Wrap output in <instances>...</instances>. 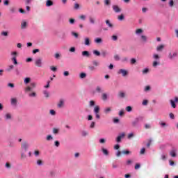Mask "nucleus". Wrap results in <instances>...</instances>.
<instances>
[{
    "label": "nucleus",
    "instance_id": "obj_14",
    "mask_svg": "<svg viewBox=\"0 0 178 178\" xmlns=\"http://www.w3.org/2000/svg\"><path fill=\"white\" fill-rule=\"evenodd\" d=\"M102 99L103 101H106V99H108V95L106 93H102Z\"/></svg>",
    "mask_w": 178,
    "mask_h": 178
},
{
    "label": "nucleus",
    "instance_id": "obj_53",
    "mask_svg": "<svg viewBox=\"0 0 178 178\" xmlns=\"http://www.w3.org/2000/svg\"><path fill=\"white\" fill-rule=\"evenodd\" d=\"M136 62H137L136 58H131V65H134L136 63Z\"/></svg>",
    "mask_w": 178,
    "mask_h": 178
},
{
    "label": "nucleus",
    "instance_id": "obj_4",
    "mask_svg": "<svg viewBox=\"0 0 178 178\" xmlns=\"http://www.w3.org/2000/svg\"><path fill=\"white\" fill-rule=\"evenodd\" d=\"M124 136H126V134H124V132L120 134V136H118L116 138L117 143H120V141H122V138H123Z\"/></svg>",
    "mask_w": 178,
    "mask_h": 178
},
{
    "label": "nucleus",
    "instance_id": "obj_59",
    "mask_svg": "<svg viewBox=\"0 0 178 178\" xmlns=\"http://www.w3.org/2000/svg\"><path fill=\"white\" fill-rule=\"evenodd\" d=\"M37 95V94L35 93V92H33L32 93L29 94V97H35Z\"/></svg>",
    "mask_w": 178,
    "mask_h": 178
},
{
    "label": "nucleus",
    "instance_id": "obj_27",
    "mask_svg": "<svg viewBox=\"0 0 178 178\" xmlns=\"http://www.w3.org/2000/svg\"><path fill=\"white\" fill-rule=\"evenodd\" d=\"M5 118L6 120H9V119H12V115L10 113H7L6 114Z\"/></svg>",
    "mask_w": 178,
    "mask_h": 178
},
{
    "label": "nucleus",
    "instance_id": "obj_23",
    "mask_svg": "<svg viewBox=\"0 0 178 178\" xmlns=\"http://www.w3.org/2000/svg\"><path fill=\"white\" fill-rule=\"evenodd\" d=\"M111 111H112V108L111 107L106 108L104 109V113L108 114L109 113V112H111Z\"/></svg>",
    "mask_w": 178,
    "mask_h": 178
},
{
    "label": "nucleus",
    "instance_id": "obj_20",
    "mask_svg": "<svg viewBox=\"0 0 178 178\" xmlns=\"http://www.w3.org/2000/svg\"><path fill=\"white\" fill-rule=\"evenodd\" d=\"M102 151L104 155H109V152L105 148H102Z\"/></svg>",
    "mask_w": 178,
    "mask_h": 178
},
{
    "label": "nucleus",
    "instance_id": "obj_22",
    "mask_svg": "<svg viewBox=\"0 0 178 178\" xmlns=\"http://www.w3.org/2000/svg\"><path fill=\"white\" fill-rule=\"evenodd\" d=\"M16 58L17 56H13L11 58V60H13L14 65H17V59Z\"/></svg>",
    "mask_w": 178,
    "mask_h": 178
},
{
    "label": "nucleus",
    "instance_id": "obj_6",
    "mask_svg": "<svg viewBox=\"0 0 178 178\" xmlns=\"http://www.w3.org/2000/svg\"><path fill=\"white\" fill-rule=\"evenodd\" d=\"M118 74H122L123 76H127V71L126 70L120 69L118 71Z\"/></svg>",
    "mask_w": 178,
    "mask_h": 178
},
{
    "label": "nucleus",
    "instance_id": "obj_1",
    "mask_svg": "<svg viewBox=\"0 0 178 178\" xmlns=\"http://www.w3.org/2000/svg\"><path fill=\"white\" fill-rule=\"evenodd\" d=\"M170 104H171L172 108H176V103L178 102V97H175V100L171 99V100H170Z\"/></svg>",
    "mask_w": 178,
    "mask_h": 178
},
{
    "label": "nucleus",
    "instance_id": "obj_54",
    "mask_svg": "<svg viewBox=\"0 0 178 178\" xmlns=\"http://www.w3.org/2000/svg\"><path fill=\"white\" fill-rule=\"evenodd\" d=\"M82 136L83 137H86V136H88V132H87L86 131H82Z\"/></svg>",
    "mask_w": 178,
    "mask_h": 178
},
{
    "label": "nucleus",
    "instance_id": "obj_12",
    "mask_svg": "<svg viewBox=\"0 0 178 178\" xmlns=\"http://www.w3.org/2000/svg\"><path fill=\"white\" fill-rule=\"evenodd\" d=\"M82 56H86V58H89L90 52L88 51H82Z\"/></svg>",
    "mask_w": 178,
    "mask_h": 178
},
{
    "label": "nucleus",
    "instance_id": "obj_29",
    "mask_svg": "<svg viewBox=\"0 0 178 178\" xmlns=\"http://www.w3.org/2000/svg\"><path fill=\"white\" fill-rule=\"evenodd\" d=\"M43 94H44V95L45 96L46 98H49V92H48V91L44 90Z\"/></svg>",
    "mask_w": 178,
    "mask_h": 178
},
{
    "label": "nucleus",
    "instance_id": "obj_34",
    "mask_svg": "<svg viewBox=\"0 0 178 178\" xmlns=\"http://www.w3.org/2000/svg\"><path fill=\"white\" fill-rule=\"evenodd\" d=\"M1 35H3L4 37H8V35H9V33L7 31H3L1 32Z\"/></svg>",
    "mask_w": 178,
    "mask_h": 178
},
{
    "label": "nucleus",
    "instance_id": "obj_61",
    "mask_svg": "<svg viewBox=\"0 0 178 178\" xmlns=\"http://www.w3.org/2000/svg\"><path fill=\"white\" fill-rule=\"evenodd\" d=\"M3 3L6 6H8V5H9V0H5L3 1Z\"/></svg>",
    "mask_w": 178,
    "mask_h": 178
},
{
    "label": "nucleus",
    "instance_id": "obj_37",
    "mask_svg": "<svg viewBox=\"0 0 178 178\" xmlns=\"http://www.w3.org/2000/svg\"><path fill=\"white\" fill-rule=\"evenodd\" d=\"M32 1L33 0H25L26 6H29V5H30V3H31Z\"/></svg>",
    "mask_w": 178,
    "mask_h": 178
},
{
    "label": "nucleus",
    "instance_id": "obj_5",
    "mask_svg": "<svg viewBox=\"0 0 178 178\" xmlns=\"http://www.w3.org/2000/svg\"><path fill=\"white\" fill-rule=\"evenodd\" d=\"M113 10H114V12H115V13H120V12H122V8H120L116 5L113 6Z\"/></svg>",
    "mask_w": 178,
    "mask_h": 178
},
{
    "label": "nucleus",
    "instance_id": "obj_32",
    "mask_svg": "<svg viewBox=\"0 0 178 178\" xmlns=\"http://www.w3.org/2000/svg\"><path fill=\"white\" fill-rule=\"evenodd\" d=\"M144 31H143V29H138L136 31V34H141V33H143Z\"/></svg>",
    "mask_w": 178,
    "mask_h": 178
},
{
    "label": "nucleus",
    "instance_id": "obj_41",
    "mask_svg": "<svg viewBox=\"0 0 178 178\" xmlns=\"http://www.w3.org/2000/svg\"><path fill=\"white\" fill-rule=\"evenodd\" d=\"M51 140H54V138L52 137V136L48 135V136H47V141H51Z\"/></svg>",
    "mask_w": 178,
    "mask_h": 178
},
{
    "label": "nucleus",
    "instance_id": "obj_19",
    "mask_svg": "<svg viewBox=\"0 0 178 178\" xmlns=\"http://www.w3.org/2000/svg\"><path fill=\"white\" fill-rule=\"evenodd\" d=\"M95 113H99V106H95L94 108Z\"/></svg>",
    "mask_w": 178,
    "mask_h": 178
},
{
    "label": "nucleus",
    "instance_id": "obj_35",
    "mask_svg": "<svg viewBox=\"0 0 178 178\" xmlns=\"http://www.w3.org/2000/svg\"><path fill=\"white\" fill-rule=\"evenodd\" d=\"M86 76H87V74L86 73L82 72L80 74L81 79H86Z\"/></svg>",
    "mask_w": 178,
    "mask_h": 178
},
{
    "label": "nucleus",
    "instance_id": "obj_8",
    "mask_svg": "<svg viewBox=\"0 0 178 178\" xmlns=\"http://www.w3.org/2000/svg\"><path fill=\"white\" fill-rule=\"evenodd\" d=\"M163 48H165L164 44H160V45L157 46V47H156L157 52H162V51H163Z\"/></svg>",
    "mask_w": 178,
    "mask_h": 178
},
{
    "label": "nucleus",
    "instance_id": "obj_16",
    "mask_svg": "<svg viewBox=\"0 0 178 178\" xmlns=\"http://www.w3.org/2000/svg\"><path fill=\"white\" fill-rule=\"evenodd\" d=\"M170 156H172V158H176V150H171L170 152Z\"/></svg>",
    "mask_w": 178,
    "mask_h": 178
},
{
    "label": "nucleus",
    "instance_id": "obj_11",
    "mask_svg": "<svg viewBox=\"0 0 178 178\" xmlns=\"http://www.w3.org/2000/svg\"><path fill=\"white\" fill-rule=\"evenodd\" d=\"M63 104H65V101L63 99H60L58 104V108H63Z\"/></svg>",
    "mask_w": 178,
    "mask_h": 178
},
{
    "label": "nucleus",
    "instance_id": "obj_49",
    "mask_svg": "<svg viewBox=\"0 0 178 178\" xmlns=\"http://www.w3.org/2000/svg\"><path fill=\"white\" fill-rule=\"evenodd\" d=\"M122 154H124V155H129V154H130V151L124 150V151H122Z\"/></svg>",
    "mask_w": 178,
    "mask_h": 178
},
{
    "label": "nucleus",
    "instance_id": "obj_3",
    "mask_svg": "<svg viewBox=\"0 0 178 178\" xmlns=\"http://www.w3.org/2000/svg\"><path fill=\"white\" fill-rule=\"evenodd\" d=\"M35 66H37L38 67H42V59H41V58H38V59L35 61Z\"/></svg>",
    "mask_w": 178,
    "mask_h": 178
},
{
    "label": "nucleus",
    "instance_id": "obj_17",
    "mask_svg": "<svg viewBox=\"0 0 178 178\" xmlns=\"http://www.w3.org/2000/svg\"><path fill=\"white\" fill-rule=\"evenodd\" d=\"M95 42L96 44H101L102 42V39L101 38H97L95 39Z\"/></svg>",
    "mask_w": 178,
    "mask_h": 178
},
{
    "label": "nucleus",
    "instance_id": "obj_51",
    "mask_svg": "<svg viewBox=\"0 0 178 178\" xmlns=\"http://www.w3.org/2000/svg\"><path fill=\"white\" fill-rule=\"evenodd\" d=\"M158 65H159V63H158L157 61H154L152 66L153 67H156V66H158Z\"/></svg>",
    "mask_w": 178,
    "mask_h": 178
},
{
    "label": "nucleus",
    "instance_id": "obj_38",
    "mask_svg": "<svg viewBox=\"0 0 178 178\" xmlns=\"http://www.w3.org/2000/svg\"><path fill=\"white\" fill-rule=\"evenodd\" d=\"M53 133L54 134H58L59 133V129L54 128Z\"/></svg>",
    "mask_w": 178,
    "mask_h": 178
},
{
    "label": "nucleus",
    "instance_id": "obj_2",
    "mask_svg": "<svg viewBox=\"0 0 178 178\" xmlns=\"http://www.w3.org/2000/svg\"><path fill=\"white\" fill-rule=\"evenodd\" d=\"M178 52L177 51H174L173 53L170 52L168 54V58L169 59H175V58L177 57Z\"/></svg>",
    "mask_w": 178,
    "mask_h": 178
},
{
    "label": "nucleus",
    "instance_id": "obj_52",
    "mask_svg": "<svg viewBox=\"0 0 178 178\" xmlns=\"http://www.w3.org/2000/svg\"><path fill=\"white\" fill-rule=\"evenodd\" d=\"M89 70H90V72H94V70H95V66H89Z\"/></svg>",
    "mask_w": 178,
    "mask_h": 178
},
{
    "label": "nucleus",
    "instance_id": "obj_28",
    "mask_svg": "<svg viewBox=\"0 0 178 178\" xmlns=\"http://www.w3.org/2000/svg\"><path fill=\"white\" fill-rule=\"evenodd\" d=\"M104 90H102V88L100 86H97L96 88V92H102Z\"/></svg>",
    "mask_w": 178,
    "mask_h": 178
},
{
    "label": "nucleus",
    "instance_id": "obj_43",
    "mask_svg": "<svg viewBox=\"0 0 178 178\" xmlns=\"http://www.w3.org/2000/svg\"><path fill=\"white\" fill-rule=\"evenodd\" d=\"M72 35L75 37V38H79V33H77L76 32H72Z\"/></svg>",
    "mask_w": 178,
    "mask_h": 178
},
{
    "label": "nucleus",
    "instance_id": "obj_36",
    "mask_svg": "<svg viewBox=\"0 0 178 178\" xmlns=\"http://www.w3.org/2000/svg\"><path fill=\"white\" fill-rule=\"evenodd\" d=\"M174 6H175V1H173V0H170L169 2V6L170 8H173Z\"/></svg>",
    "mask_w": 178,
    "mask_h": 178
},
{
    "label": "nucleus",
    "instance_id": "obj_62",
    "mask_svg": "<svg viewBox=\"0 0 178 178\" xmlns=\"http://www.w3.org/2000/svg\"><path fill=\"white\" fill-rule=\"evenodd\" d=\"M35 86H36V85H35V83H31L30 87H31V89L33 90V88H35Z\"/></svg>",
    "mask_w": 178,
    "mask_h": 178
},
{
    "label": "nucleus",
    "instance_id": "obj_15",
    "mask_svg": "<svg viewBox=\"0 0 178 178\" xmlns=\"http://www.w3.org/2000/svg\"><path fill=\"white\" fill-rule=\"evenodd\" d=\"M118 97L120 98H124V97H126V93H124V92L120 91L118 93Z\"/></svg>",
    "mask_w": 178,
    "mask_h": 178
},
{
    "label": "nucleus",
    "instance_id": "obj_40",
    "mask_svg": "<svg viewBox=\"0 0 178 178\" xmlns=\"http://www.w3.org/2000/svg\"><path fill=\"white\" fill-rule=\"evenodd\" d=\"M148 72H149V70L148 68H145V70H143L142 71V73H143V74H147V73H148Z\"/></svg>",
    "mask_w": 178,
    "mask_h": 178
},
{
    "label": "nucleus",
    "instance_id": "obj_39",
    "mask_svg": "<svg viewBox=\"0 0 178 178\" xmlns=\"http://www.w3.org/2000/svg\"><path fill=\"white\" fill-rule=\"evenodd\" d=\"M15 67V66H13V65H10L8 66V68L7 69L8 72H10V70H13V69Z\"/></svg>",
    "mask_w": 178,
    "mask_h": 178
},
{
    "label": "nucleus",
    "instance_id": "obj_60",
    "mask_svg": "<svg viewBox=\"0 0 178 178\" xmlns=\"http://www.w3.org/2000/svg\"><path fill=\"white\" fill-rule=\"evenodd\" d=\"M50 113H51L53 116H55V115H56V112H55L54 110H50Z\"/></svg>",
    "mask_w": 178,
    "mask_h": 178
},
{
    "label": "nucleus",
    "instance_id": "obj_18",
    "mask_svg": "<svg viewBox=\"0 0 178 178\" xmlns=\"http://www.w3.org/2000/svg\"><path fill=\"white\" fill-rule=\"evenodd\" d=\"M54 5V2L51 0H47L46 1V6H52Z\"/></svg>",
    "mask_w": 178,
    "mask_h": 178
},
{
    "label": "nucleus",
    "instance_id": "obj_50",
    "mask_svg": "<svg viewBox=\"0 0 178 178\" xmlns=\"http://www.w3.org/2000/svg\"><path fill=\"white\" fill-rule=\"evenodd\" d=\"M37 165H38L39 166H41V165H42V161L40 159H38L37 161Z\"/></svg>",
    "mask_w": 178,
    "mask_h": 178
},
{
    "label": "nucleus",
    "instance_id": "obj_42",
    "mask_svg": "<svg viewBox=\"0 0 178 178\" xmlns=\"http://www.w3.org/2000/svg\"><path fill=\"white\" fill-rule=\"evenodd\" d=\"M152 143V139H149L148 140V143L147 144V148H149L151 147V143Z\"/></svg>",
    "mask_w": 178,
    "mask_h": 178
},
{
    "label": "nucleus",
    "instance_id": "obj_33",
    "mask_svg": "<svg viewBox=\"0 0 178 178\" xmlns=\"http://www.w3.org/2000/svg\"><path fill=\"white\" fill-rule=\"evenodd\" d=\"M93 54L94 55H96V56H99V55H101V53L98 51V50H94Z\"/></svg>",
    "mask_w": 178,
    "mask_h": 178
},
{
    "label": "nucleus",
    "instance_id": "obj_10",
    "mask_svg": "<svg viewBox=\"0 0 178 178\" xmlns=\"http://www.w3.org/2000/svg\"><path fill=\"white\" fill-rule=\"evenodd\" d=\"M139 122H140V118H136L134 121L132 122V126H134V127H136V126H137Z\"/></svg>",
    "mask_w": 178,
    "mask_h": 178
},
{
    "label": "nucleus",
    "instance_id": "obj_64",
    "mask_svg": "<svg viewBox=\"0 0 178 178\" xmlns=\"http://www.w3.org/2000/svg\"><path fill=\"white\" fill-rule=\"evenodd\" d=\"M145 129H151V125H150L149 124H146L145 125Z\"/></svg>",
    "mask_w": 178,
    "mask_h": 178
},
{
    "label": "nucleus",
    "instance_id": "obj_25",
    "mask_svg": "<svg viewBox=\"0 0 178 178\" xmlns=\"http://www.w3.org/2000/svg\"><path fill=\"white\" fill-rule=\"evenodd\" d=\"M11 104L12 105H16V104H17V99H16V98H12Z\"/></svg>",
    "mask_w": 178,
    "mask_h": 178
},
{
    "label": "nucleus",
    "instance_id": "obj_21",
    "mask_svg": "<svg viewBox=\"0 0 178 178\" xmlns=\"http://www.w3.org/2000/svg\"><path fill=\"white\" fill-rule=\"evenodd\" d=\"M30 81H31V79L29 77L25 78V79L24 80V83L25 84H29V83H30Z\"/></svg>",
    "mask_w": 178,
    "mask_h": 178
},
{
    "label": "nucleus",
    "instance_id": "obj_24",
    "mask_svg": "<svg viewBox=\"0 0 178 178\" xmlns=\"http://www.w3.org/2000/svg\"><path fill=\"white\" fill-rule=\"evenodd\" d=\"M27 27V22H23L21 24V29H26Z\"/></svg>",
    "mask_w": 178,
    "mask_h": 178
},
{
    "label": "nucleus",
    "instance_id": "obj_48",
    "mask_svg": "<svg viewBox=\"0 0 178 178\" xmlns=\"http://www.w3.org/2000/svg\"><path fill=\"white\" fill-rule=\"evenodd\" d=\"M79 8H80V5L79 3H76L74 4V9L77 10V9H79Z\"/></svg>",
    "mask_w": 178,
    "mask_h": 178
},
{
    "label": "nucleus",
    "instance_id": "obj_7",
    "mask_svg": "<svg viewBox=\"0 0 178 178\" xmlns=\"http://www.w3.org/2000/svg\"><path fill=\"white\" fill-rule=\"evenodd\" d=\"M22 149H24V151H27V148H29V145L26 142H24L22 143L21 146Z\"/></svg>",
    "mask_w": 178,
    "mask_h": 178
},
{
    "label": "nucleus",
    "instance_id": "obj_45",
    "mask_svg": "<svg viewBox=\"0 0 178 178\" xmlns=\"http://www.w3.org/2000/svg\"><path fill=\"white\" fill-rule=\"evenodd\" d=\"M140 155H144L145 154V148H142L140 152Z\"/></svg>",
    "mask_w": 178,
    "mask_h": 178
},
{
    "label": "nucleus",
    "instance_id": "obj_31",
    "mask_svg": "<svg viewBox=\"0 0 178 178\" xmlns=\"http://www.w3.org/2000/svg\"><path fill=\"white\" fill-rule=\"evenodd\" d=\"M141 40L143 41V42H147V36L142 35L140 36Z\"/></svg>",
    "mask_w": 178,
    "mask_h": 178
},
{
    "label": "nucleus",
    "instance_id": "obj_44",
    "mask_svg": "<svg viewBox=\"0 0 178 178\" xmlns=\"http://www.w3.org/2000/svg\"><path fill=\"white\" fill-rule=\"evenodd\" d=\"M114 59H115V60H120V57L119 56V55L115 54L114 56Z\"/></svg>",
    "mask_w": 178,
    "mask_h": 178
},
{
    "label": "nucleus",
    "instance_id": "obj_9",
    "mask_svg": "<svg viewBox=\"0 0 178 178\" xmlns=\"http://www.w3.org/2000/svg\"><path fill=\"white\" fill-rule=\"evenodd\" d=\"M90 38H85L84 39V44L86 45L87 47H89V45H90Z\"/></svg>",
    "mask_w": 178,
    "mask_h": 178
},
{
    "label": "nucleus",
    "instance_id": "obj_56",
    "mask_svg": "<svg viewBox=\"0 0 178 178\" xmlns=\"http://www.w3.org/2000/svg\"><path fill=\"white\" fill-rule=\"evenodd\" d=\"M112 40L113 41H118V37L115 35L112 36Z\"/></svg>",
    "mask_w": 178,
    "mask_h": 178
},
{
    "label": "nucleus",
    "instance_id": "obj_57",
    "mask_svg": "<svg viewBox=\"0 0 178 178\" xmlns=\"http://www.w3.org/2000/svg\"><path fill=\"white\" fill-rule=\"evenodd\" d=\"M10 12L11 13H15V12H16V8H10Z\"/></svg>",
    "mask_w": 178,
    "mask_h": 178
},
{
    "label": "nucleus",
    "instance_id": "obj_46",
    "mask_svg": "<svg viewBox=\"0 0 178 178\" xmlns=\"http://www.w3.org/2000/svg\"><path fill=\"white\" fill-rule=\"evenodd\" d=\"M126 111H127V112H131V111H132L131 106H127Z\"/></svg>",
    "mask_w": 178,
    "mask_h": 178
},
{
    "label": "nucleus",
    "instance_id": "obj_30",
    "mask_svg": "<svg viewBox=\"0 0 178 178\" xmlns=\"http://www.w3.org/2000/svg\"><path fill=\"white\" fill-rule=\"evenodd\" d=\"M118 20H120V21L124 20V15L123 14H121L120 15H119L118 17Z\"/></svg>",
    "mask_w": 178,
    "mask_h": 178
},
{
    "label": "nucleus",
    "instance_id": "obj_63",
    "mask_svg": "<svg viewBox=\"0 0 178 178\" xmlns=\"http://www.w3.org/2000/svg\"><path fill=\"white\" fill-rule=\"evenodd\" d=\"M31 86H28L25 88V91H31Z\"/></svg>",
    "mask_w": 178,
    "mask_h": 178
},
{
    "label": "nucleus",
    "instance_id": "obj_58",
    "mask_svg": "<svg viewBox=\"0 0 178 178\" xmlns=\"http://www.w3.org/2000/svg\"><path fill=\"white\" fill-rule=\"evenodd\" d=\"M153 58L154 59L157 60V59H159V56L158 54H154Z\"/></svg>",
    "mask_w": 178,
    "mask_h": 178
},
{
    "label": "nucleus",
    "instance_id": "obj_26",
    "mask_svg": "<svg viewBox=\"0 0 178 178\" xmlns=\"http://www.w3.org/2000/svg\"><path fill=\"white\" fill-rule=\"evenodd\" d=\"M89 21L91 24H95V19L92 17H89Z\"/></svg>",
    "mask_w": 178,
    "mask_h": 178
},
{
    "label": "nucleus",
    "instance_id": "obj_13",
    "mask_svg": "<svg viewBox=\"0 0 178 178\" xmlns=\"http://www.w3.org/2000/svg\"><path fill=\"white\" fill-rule=\"evenodd\" d=\"M106 24L110 28L112 29L113 27V24L111 23V21L109 19L106 20Z\"/></svg>",
    "mask_w": 178,
    "mask_h": 178
},
{
    "label": "nucleus",
    "instance_id": "obj_47",
    "mask_svg": "<svg viewBox=\"0 0 178 178\" xmlns=\"http://www.w3.org/2000/svg\"><path fill=\"white\" fill-rule=\"evenodd\" d=\"M92 63H93L94 66H99V63L97 60L92 61Z\"/></svg>",
    "mask_w": 178,
    "mask_h": 178
},
{
    "label": "nucleus",
    "instance_id": "obj_55",
    "mask_svg": "<svg viewBox=\"0 0 178 178\" xmlns=\"http://www.w3.org/2000/svg\"><path fill=\"white\" fill-rule=\"evenodd\" d=\"M95 105V102L94 100H92L90 102V106H94Z\"/></svg>",
    "mask_w": 178,
    "mask_h": 178
}]
</instances>
